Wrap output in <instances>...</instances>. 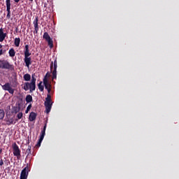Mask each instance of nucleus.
Listing matches in <instances>:
<instances>
[{
	"label": "nucleus",
	"instance_id": "1",
	"mask_svg": "<svg viewBox=\"0 0 179 179\" xmlns=\"http://www.w3.org/2000/svg\"><path fill=\"white\" fill-rule=\"evenodd\" d=\"M36 80L37 79L36 78V74H32L31 83H29V82L24 83V86L22 87V89H24L25 92H27V90H29L30 93H33V92L36 90Z\"/></svg>",
	"mask_w": 179,
	"mask_h": 179
},
{
	"label": "nucleus",
	"instance_id": "2",
	"mask_svg": "<svg viewBox=\"0 0 179 179\" xmlns=\"http://www.w3.org/2000/svg\"><path fill=\"white\" fill-rule=\"evenodd\" d=\"M48 90L47 97L44 102V106L45 107L46 114H50L51 108H52V101L51 100V88L46 89Z\"/></svg>",
	"mask_w": 179,
	"mask_h": 179
},
{
	"label": "nucleus",
	"instance_id": "3",
	"mask_svg": "<svg viewBox=\"0 0 179 179\" xmlns=\"http://www.w3.org/2000/svg\"><path fill=\"white\" fill-rule=\"evenodd\" d=\"M47 129V122L45 123L43 130L41 131L40 138L36 143V148H40L41 146V142H43L44 137L45 136V130Z\"/></svg>",
	"mask_w": 179,
	"mask_h": 179
},
{
	"label": "nucleus",
	"instance_id": "4",
	"mask_svg": "<svg viewBox=\"0 0 179 179\" xmlns=\"http://www.w3.org/2000/svg\"><path fill=\"white\" fill-rule=\"evenodd\" d=\"M53 67H54V70L52 71ZM57 68H58V62L57 61V59H55L54 62H52L50 64V71H52V80H54V79H57Z\"/></svg>",
	"mask_w": 179,
	"mask_h": 179
},
{
	"label": "nucleus",
	"instance_id": "5",
	"mask_svg": "<svg viewBox=\"0 0 179 179\" xmlns=\"http://www.w3.org/2000/svg\"><path fill=\"white\" fill-rule=\"evenodd\" d=\"M0 68L1 69H8V71H13V65L10 64L9 62L6 60H3L1 62Z\"/></svg>",
	"mask_w": 179,
	"mask_h": 179
},
{
	"label": "nucleus",
	"instance_id": "6",
	"mask_svg": "<svg viewBox=\"0 0 179 179\" xmlns=\"http://www.w3.org/2000/svg\"><path fill=\"white\" fill-rule=\"evenodd\" d=\"M43 38L48 42V44L50 48L54 47V41H52V38H51V36H50V34H48V32H45L43 34Z\"/></svg>",
	"mask_w": 179,
	"mask_h": 179
},
{
	"label": "nucleus",
	"instance_id": "7",
	"mask_svg": "<svg viewBox=\"0 0 179 179\" xmlns=\"http://www.w3.org/2000/svg\"><path fill=\"white\" fill-rule=\"evenodd\" d=\"M29 173H30V168H29V164H27V166L21 171L20 179H27Z\"/></svg>",
	"mask_w": 179,
	"mask_h": 179
},
{
	"label": "nucleus",
	"instance_id": "8",
	"mask_svg": "<svg viewBox=\"0 0 179 179\" xmlns=\"http://www.w3.org/2000/svg\"><path fill=\"white\" fill-rule=\"evenodd\" d=\"M13 150L14 156H16L17 159L20 157V149L16 143L13 145Z\"/></svg>",
	"mask_w": 179,
	"mask_h": 179
},
{
	"label": "nucleus",
	"instance_id": "9",
	"mask_svg": "<svg viewBox=\"0 0 179 179\" xmlns=\"http://www.w3.org/2000/svg\"><path fill=\"white\" fill-rule=\"evenodd\" d=\"M3 90H6L10 94H13L15 93V90L10 87V84L9 83H6L4 85H2Z\"/></svg>",
	"mask_w": 179,
	"mask_h": 179
},
{
	"label": "nucleus",
	"instance_id": "10",
	"mask_svg": "<svg viewBox=\"0 0 179 179\" xmlns=\"http://www.w3.org/2000/svg\"><path fill=\"white\" fill-rule=\"evenodd\" d=\"M6 19H10V0H6Z\"/></svg>",
	"mask_w": 179,
	"mask_h": 179
},
{
	"label": "nucleus",
	"instance_id": "11",
	"mask_svg": "<svg viewBox=\"0 0 179 179\" xmlns=\"http://www.w3.org/2000/svg\"><path fill=\"white\" fill-rule=\"evenodd\" d=\"M30 55H31V52H30L29 46V45H26L24 50V58H31Z\"/></svg>",
	"mask_w": 179,
	"mask_h": 179
},
{
	"label": "nucleus",
	"instance_id": "12",
	"mask_svg": "<svg viewBox=\"0 0 179 179\" xmlns=\"http://www.w3.org/2000/svg\"><path fill=\"white\" fill-rule=\"evenodd\" d=\"M33 24L35 29L34 33L37 34L38 33V16L35 17V20L33 22Z\"/></svg>",
	"mask_w": 179,
	"mask_h": 179
},
{
	"label": "nucleus",
	"instance_id": "13",
	"mask_svg": "<svg viewBox=\"0 0 179 179\" xmlns=\"http://www.w3.org/2000/svg\"><path fill=\"white\" fill-rule=\"evenodd\" d=\"M24 62L27 68H30V65H31L33 61L31 60V57H24Z\"/></svg>",
	"mask_w": 179,
	"mask_h": 179
},
{
	"label": "nucleus",
	"instance_id": "14",
	"mask_svg": "<svg viewBox=\"0 0 179 179\" xmlns=\"http://www.w3.org/2000/svg\"><path fill=\"white\" fill-rule=\"evenodd\" d=\"M20 103H17L15 104V106L13 107V113H14L15 114H17V113H19V111H20Z\"/></svg>",
	"mask_w": 179,
	"mask_h": 179
},
{
	"label": "nucleus",
	"instance_id": "15",
	"mask_svg": "<svg viewBox=\"0 0 179 179\" xmlns=\"http://www.w3.org/2000/svg\"><path fill=\"white\" fill-rule=\"evenodd\" d=\"M6 38V33H3V29H0V43H2L3 40Z\"/></svg>",
	"mask_w": 179,
	"mask_h": 179
},
{
	"label": "nucleus",
	"instance_id": "16",
	"mask_svg": "<svg viewBox=\"0 0 179 179\" xmlns=\"http://www.w3.org/2000/svg\"><path fill=\"white\" fill-rule=\"evenodd\" d=\"M43 85L45 86V89H51V84L48 83V79L43 78Z\"/></svg>",
	"mask_w": 179,
	"mask_h": 179
},
{
	"label": "nucleus",
	"instance_id": "17",
	"mask_svg": "<svg viewBox=\"0 0 179 179\" xmlns=\"http://www.w3.org/2000/svg\"><path fill=\"white\" fill-rule=\"evenodd\" d=\"M36 117H37V114H36V113H34V112H31L29 114V121H31V122L34 121L36 120Z\"/></svg>",
	"mask_w": 179,
	"mask_h": 179
},
{
	"label": "nucleus",
	"instance_id": "18",
	"mask_svg": "<svg viewBox=\"0 0 179 179\" xmlns=\"http://www.w3.org/2000/svg\"><path fill=\"white\" fill-rule=\"evenodd\" d=\"M9 56L11 57V58H13L15 55H16V52L15 51V49L10 48L8 51Z\"/></svg>",
	"mask_w": 179,
	"mask_h": 179
},
{
	"label": "nucleus",
	"instance_id": "19",
	"mask_svg": "<svg viewBox=\"0 0 179 179\" xmlns=\"http://www.w3.org/2000/svg\"><path fill=\"white\" fill-rule=\"evenodd\" d=\"M25 101L27 103H31V101H33V96H31V95H30V94L27 95V96L25 98Z\"/></svg>",
	"mask_w": 179,
	"mask_h": 179
},
{
	"label": "nucleus",
	"instance_id": "20",
	"mask_svg": "<svg viewBox=\"0 0 179 179\" xmlns=\"http://www.w3.org/2000/svg\"><path fill=\"white\" fill-rule=\"evenodd\" d=\"M30 79H31V76H30V74L26 73L24 75V80H25L26 82H29Z\"/></svg>",
	"mask_w": 179,
	"mask_h": 179
},
{
	"label": "nucleus",
	"instance_id": "21",
	"mask_svg": "<svg viewBox=\"0 0 179 179\" xmlns=\"http://www.w3.org/2000/svg\"><path fill=\"white\" fill-rule=\"evenodd\" d=\"M14 44L15 47H19L20 45V38H15Z\"/></svg>",
	"mask_w": 179,
	"mask_h": 179
},
{
	"label": "nucleus",
	"instance_id": "22",
	"mask_svg": "<svg viewBox=\"0 0 179 179\" xmlns=\"http://www.w3.org/2000/svg\"><path fill=\"white\" fill-rule=\"evenodd\" d=\"M5 117V110L0 109V120H3Z\"/></svg>",
	"mask_w": 179,
	"mask_h": 179
},
{
	"label": "nucleus",
	"instance_id": "23",
	"mask_svg": "<svg viewBox=\"0 0 179 179\" xmlns=\"http://www.w3.org/2000/svg\"><path fill=\"white\" fill-rule=\"evenodd\" d=\"M38 87L39 89V90L41 92H44V86H43V82H41L38 85Z\"/></svg>",
	"mask_w": 179,
	"mask_h": 179
},
{
	"label": "nucleus",
	"instance_id": "24",
	"mask_svg": "<svg viewBox=\"0 0 179 179\" xmlns=\"http://www.w3.org/2000/svg\"><path fill=\"white\" fill-rule=\"evenodd\" d=\"M26 153H27V156L31 155V146H28V149L26 150Z\"/></svg>",
	"mask_w": 179,
	"mask_h": 179
},
{
	"label": "nucleus",
	"instance_id": "25",
	"mask_svg": "<svg viewBox=\"0 0 179 179\" xmlns=\"http://www.w3.org/2000/svg\"><path fill=\"white\" fill-rule=\"evenodd\" d=\"M17 117V119H16V121H17V120H22V117H23V113L22 112L18 113Z\"/></svg>",
	"mask_w": 179,
	"mask_h": 179
},
{
	"label": "nucleus",
	"instance_id": "26",
	"mask_svg": "<svg viewBox=\"0 0 179 179\" xmlns=\"http://www.w3.org/2000/svg\"><path fill=\"white\" fill-rule=\"evenodd\" d=\"M31 108V104H29L27 108V110H25V113L27 114V113H29V111H30Z\"/></svg>",
	"mask_w": 179,
	"mask_h": 179
},
{
	"label": "nucleus",
	"instance_id": "27",
	"mask_svg": "<svg viewBox=\"0 0 179 179\" xmlns=\"http://www.w3.org/2000/svg\"><path fill=\"white\" fill-rule=\"evenodd\" d=\"M13 124V119H10L9 120H7V125H10Z\"/></svg>",
	"mask_w": 179,
	"mask_h": 179
},
{
	"label": "nucleus",
	"instance_id": "28",
	"mask_svg": "<svg viewBox=\"0 0 179 179\" xmlns=\"http://www.w3.org/2000/svg\"><path fill=\"white\" fill-rule=\"evenodd\" d=\"M50 76H51V74H50V73H47L44 77V79H48V78H50Z\"/></svg>",
	"mask_w": 179,
	"mask_h": 179
},
{
	"label": "nucleus",
	"instance_id": "29",
	"mask_svg": "<svg viewBox=\"0 0 179 179\" xmlns=\"http://www.w3.org/2000/svg\"><path fill=\"white\" fill-rule=\"evenodd\" d=\"M3 55V50H2V45L0 44V55Z\"/></svg>",
	"mask_w": 179,
	"mask_h": 179
},
{
	"label": "nucleus",
	"instance_id": "30",
	"mask_svg": "<svg viewBox=\"0 0 179 179\" xmlns=\"http://www.w3.org/2000/svg\"><path fill=\"white\" fill-rule=\"evenodd\" d=\"M0 166H3V159H2V157H0Z\"/></svg>",
	"mask_w": 179,
	"mask_h": 179
},
{
	"label": "nucleus",
	"instance_id": "31",
	"mask_svg": "<svg viewBox=\"0 0 179 179\" xmlns=\"http://www.w3.org/2000/svg\"><path fill=\"white\" fill-rule=\"evenodd\" d=\"M14 2H15V3H19V2H20V0H14Z\"/></svg>",
	"mask_w": 179,
	"mask_h": 179
},
{
	"label": "nucleus",
	"instance_id": "32",
	"mask_svg": "<svg viewBox=\"0 0 179 179\" xmlns=\"http://www.w3.org/2000/svg\"><path fill=\"white\" fill-rule=\"evenodd\" d=\"M3 151V150L2 149V148H0V155H2Z\"/></svg>",
	"mask_w": 179,
	"mask_h": 179
},
{
	"label": "nucleus",
	"instance_id": "33",
	"mask_svg": "<svg viewBox=\"0 0 179 179\" xmlns=\"http://www.w3.org/2000/svg\"><path fill=\"white\" fill-rule=\"evenodd\" d=\"M33 1H34V0H29V1L31 3H33Z\"/></svg>",
	"mask_w": 179,
	"mask_h": 179
},
{
	"label": "nucleus",
	"instance_id": "34",
	"mask_svg": "<svg viewBox=\"0 0 179 179\" xmlns=\"http://www.w3.org/2000/svg\"><path fill=\"white\" fill-rule=\"evenodd\" d=\"M6 50H3V54H6Z\"/></svg>",
	"mask_w": 179,
	"mask_h": 179
}]
</instances>
